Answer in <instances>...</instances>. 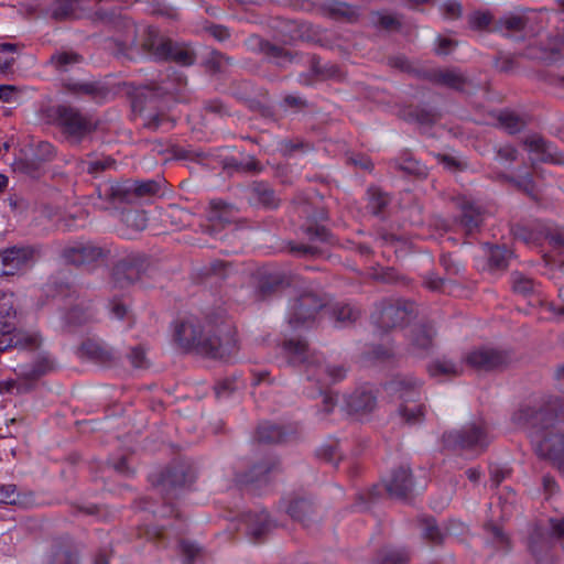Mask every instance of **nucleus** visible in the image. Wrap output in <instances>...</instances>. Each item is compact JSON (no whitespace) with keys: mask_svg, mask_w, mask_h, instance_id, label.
<instances>
[{"mask_svg":"<svg viewBox=\"0 0 564 564\" xmlns=\"http://www.w3.org/2000/svg\"><path fill=\"white\" fill-rule=\"evenodd\" d=\"M154 104L153 93L148 87H138L131 93V107L134 113L143 115L144 110L152 109Z\"/></svg>","mask_w":564,"mask_h":564,"instance_id":"obj_32","label":"nucleus"},{"mask_svg":"<svg viewBox=\"0 0 564 564\" xmlns=\"http://www.w3.org/2000/svg\"><path fill=\"white\" fill-rule=\"evenodd\" d=\"M386 488L391 497L405 498L413 488L411 470L404 466L394 469L386 480Z\"/></svg>","mask_w":564,"mask_h":564,"instance_id":"obj_18","label":"nucleus"},{"mask_svg":"<svg viewBox=\"0 0 564 564\" xmlns=\"http://www.w3.org/2000/svg\"><path fill=\"white\" fill-rule=\"evenodd\" d=\"M369 207L372 214H380L390 203V198L387 194L382 193L378 188L370 189Z\"/></svg>","mask_w":564,"mask_h":564,"instance_id":"obj_54","label":"nucleus"},{"mask_svg":"<svg viewBox=\"0 0 564 564\" xmlns=\"http://www.w3.org/2000/svg\"><path fill=\"white\" fill-rule=\"evenodd\" d=\"M544 403L549 406L551 415L555 413L556 417L564 420V397L550 395L545 398Z\"/></svg>","mask_w":564,"mask_h":564,"instance_id":"obj_61","label":"nucleus"},{"mask_svg":"<svg viewBox=\"0 0 564 564\" xmlns=\"http://www.w3.org/2000/svg\"><path fill=\"white\" fill-rule=\"evenodd\" d=\"M538 455L564 474V433L547 431L538 444Z\"/></svg>","mask_w":564,"mask_h":564,"instance_id":"obj_10","label":"nucleus"},{"mask_svg":"<svg viewBox=\"0 0 564 564\" xmlns=\"http://www.w3.org/2000/svg\"><path fill=\"white\" fill-rule=\"evenodd\" d=\"M404 119L413 120L421 124H431L436 120L435 113L422 109H410L408 112H404Z\"/></svg>","mask_w":564,"mask_h":564,"instance_id":"obj_56","label":"nucleus"},{"mask_svg":"<svg viewBox=\"0 0 564 564\" xmlns=\"http://www.w3.org/2000/svg\"><path fill=\"white\" fill-rule=\"evenodd\" d=\"M192 481L191 467L184 463H174L158 474L154 486L165 495L173 496Z\"/></svg>","mask_w":564,"mask_h":564,"instance_id":"obj_7","label":"nucleus"},{"mask_svg":"<svg viewBox=\"0 0 564 564\" xmlns=\"http://www.w3.org/2000/svg\"><path fill=\"white\" fill-rule=\"evenodd\" d=\"M145 263L147 260L142 254H129L120 260L112 270L115 284L124 288L137 282Z\"/></svg>","mask_w":564,"mask_h":564,"instance_id":"obj_12","label":"nucleus"},{"mask_svg":"<svg viewBox=\"0 0 564 564\" xmlns=\"http://www.w3.org/2000/svg\"><path fill=\"white\" fill-rule=\"evenodd\" d=\"M174 340L185 351L213 359L228 360L240 350L235 324L221 313L203 318L187 317L175 324Z\"/></svg>","mask_w":564,"mask_h":564,"instance_id":"obj_1","label":"nucleus"},{"mask_svg":"<svg viewBox=\"0 0 564 564\" xmlns=\"http://www.w3.org/2000/svg\"><path fill=\"white\" fill-rule=\"evenodd\" d=\"M132 189V197H144V196H152L155 195L159 189L160 185L155 181H142V182H135L131 185Z\"/></svg>","mask_w":564,"mask_h":564,"instance_id":"obj_52","label":"nucleus"},{"mask_svg":"<svg viewBox=\"0 0 564 564\" xmlns=\"http://www.w3.org/2000/svg\"><path fill=\"white\" fill-rule=\"evenodd\" d=\"M492 22V14L489 11H476L468 17L470 29L484 31Z\"/></svg>","mask_w":564,"mask_h":564,"instance_id":"obj_53","label":"nucleus"},{"mask_svg":"<svg viewBox=\"0 0 564 564\" xmlns=\"http://www.w3.org/2000/svg\"><path fill=\"white\" fill-rule=\"evenodd\" d=\"M17 312L11 299L7 296L0 297V333L3 335L11 334L15 330Z\"/></svg>","mask_w":564,"mask_h":564,"instance_id":"obj_30","label":"nucleus"},{"mask_svg":"<svg viewBox=\"0 0 564 564\" xmlns=\"http://www.w3.org/2000/svg\"><path fill=\"white\" fill-rule=\"evenodd\" d=\"M123 221L127 227L141 231L147 228L148 218L144 212L141 210H129L123 215Z\"/></svg>","mask_w":564,"mask_h":564,"instance_id":"obj_49","label":"nucleus"},{"mask_svg":"<svg viewBox=\"0 0 564 564\" xmlns=\"http://www.w3.org/2000/svg\"><path fill=\"white\" fill-rule=\"evenodd\" d=\"M545 398L539 403L524 404L512 415V421L519 425H528L533 429H547L553 425L554 416L550 414Z\"/></svg>","mask_w":564,"mask_h":564,"instance_id":"obj_9","label":"nucleus"},{"mask_svg":"<svg viewBox=\"0 0 564 564\" xmlns=\"http://www.w3.org/2000/svg\"><path fill=\"white\" fill-rule=\"evenodd\" d=\"M285 283L286 280L283 273H273L263 276L259 280L256 295L259 300H263Z\"/></svg>","mask_w":564,"mask_h":564,"instance_id":"obj_35","label":"nucleus"},{"mask_svg":"<svg viewBox=\"0 0 564 564\" xmlns=\"http://www.w3.org/2000/svg\"><path fill=\"white\" fill-rule=\"evenodd\" d=\"M33 257L30 248H9L0 252V274L13 275Z\"/></svg>","mask_w":564,"mask_h":564,"instance_id":"obj_16","label":"nucleus"},{"mask_svg":"<svg viewBox=\"0 0 564 564\" xmlns=\"http://www.w3.org/2000/svg\"><path fill=\"white\" fill-rule=\"evenodd\" d=\"M68 91L77 95H88L95 99H104L108 95V89L97 83L67 84Z\"/></svg>","mask_w":564,"mask_h":564,"instance_id":"obj_37","label":"nucleus"},{"mask_svg":"<svg viewBox=\"0 0 564 564\" xmlns=\"http://www.w3.org/2000/svg\"><path fill=\"white\" fill-rule=\"evenodd\" d=\"M107 254V250L93 242H77L62 251L65 262L76 267L95 264Z\"/></svg>","mask_w":564,"mask_h":564,"instance_id":"obj_11","label":"nucleus"},{"mask_svg":"<svg viewBox=\"0 0 564 564\" xmlns=\"http://www.w3.org/2000/svg\"><path fill=\"white\" fill-rule=\"evenodd\" d=\"M327 304V297L314 290L303 291L290 305L289 323L296 327L314 319L316 314Z\"/></svg>","mask_w":564,"mask_h":564,"instance_id":"obj_6","label":"nucleus"},{"mask_svg":"<svg viewBox=\"0 0 564 564\" xmlns=\"http://www.w3.org/2000/svg\"><path fill=\"white\" fill-rule=\"evenodd\" d=\"M425 408L422 404L415 402H404L399 409L400 416L406 423H416L424 416Z\"/></svg>","mask_w":564,"mask_h":564,"instance_id":"obj_47","label":"nucleus"},{"mask_svg":"<svg viewBox=\"0 0 564 564\" xmlns=\"http://www.w3.org/2000/svg\"><path fill=\"white\" fill-rule=\"evenodd\" d=\"M324 10L334 19L345 20L348 22H352L358 19L357 8L346 2L329 0L324 4Z\"/></svg>","mask_w":564,"mask_h":564,"instance_id":"obj_29","label":"nucleus"},{"mask_svg":"<svg viewBox=\"0 0 564 564\" xmlns=\"http://www.w3.org/2000/svg\"><path fill=\"white\" fill-rule=\"evenodd\" d=\"M512 232L516 238L524 242H536L544 236V229L540 224L534 228H529L525 225L518 224L513 227Z\"/></svg>","mask_w":564,"mask_h":564,"instance_id":"obj_45","label":"nucleus"},{"mask_svg":"<svg viewBox=\"0 0 564 564\" xmlns=\"http://www.w3.org/2000/svg\"><path fill=\"white\" fill-rule=\"evenodd\" d=\"M410 556L404 550L384 547L376 564H408Z\"/></svg>","mask_w":564,"mask_h":564,"instance_id":"obj_46","label":"nucleus"},{"mask_svg":"<svg viewBox=\"0 0 564 564\" xmlns=\"http://www.w3.org/2000/svg\"><path fill=\"white\" fill-rule=\"evenodd\" d=\"M99 196L112 205L131 203L132 189L127 183H109L99 188Z\"/></svg>","mask_w":564,"mask_h":564,"instance_id":"obj_22","label":"nucleus"},{"mask_svg":"<svg viewBox=\"0 0 564 564\" xmlns=\"http://www.w3.org/2000/svg\"><path fill=\"white\" fill-rule=\"evenodd\" d=\"M457 203L462 212L460 224L467 232H473L482 221V213L480 208L466 198H458Z\"/></svg>","mask_w":564,"mask_h":564,"instance_id":"obj_26","label":"nucleus"},{"mask_svg":"<svg viewBox=\"0 0 564 564\" xmlns=\"http://www.w3.org/2000/svg\"><path fill=\"white\" fill-rule=\"evenodd\" d=\"M522 147L535 156L531 159V165L536 162L563 164L562 155L552 151L551 144L539 133H531L521 140Z\"/></svg>","mask_w":564,"mask_h":564,"instance_id":"obj_13","label":"nucleus"},{"mask_svg":"<svg viewBox=\"0 0 564 564\" xmlns=\"http://www.w3.org/2000/svg\"><path fill=\"white\" fill-rule=\"evenodd\" d=\"M435 329L432 325H417L411 332V347L413 352L422 354L432 348L435 337Z\"/></svg>","mask_w":564,"mask_h":564,"instance_id":"obj_24","label":"nucleus"},{"mask_svg":"<svg viewBox=\"0 0 564 564\" xmlns=\"http://www.w3.org/2000/svg\"><path fill=\"white\" fill-rule=\"evenodd\" d=\"M45 113L47 119L59 129L62 135L74 144H79L99 126V122L91 116L70 105L50 107Z\"/></svg>","mask_w":564,"mask_h":564,"instance_id":"obj_2","label":"nucleus"},{"mask_svg":"<svg viewBox=\"0 0 564 564\" xmlns=\"http://www.w3.org/2000/svg\"><path fill=\"white\" fill-rule=\"evenodd\" d=\"M270 527L271 524L265 512L248 517V530L254 539H260L269 531Z\"/></svg>","mask_w":564,"mask_h":564,"instance_id":"obj_40","label":"nucleus"},{"mask_svg":"<svg viewBox=\"0 0 564 564\" xmlns=\"http://www.w3.org/2000/svg\"><path fill=\"white\" fill-rule=\"evenodd\" d=\"M163 41H171L170 39L163 37L159 32L152 28L144 29L142 32L141 47L143 52L152 54L156 57V48Z\"/></svg>","mask_w":564,"mask_h":564,"instance_id":"obj_43","label":"nucleus"},{"mask_svg":"<svg viewBox=\"0 0 564 564\" xmlns=\"http://www.w3.org/2000/svg\"><path fill=\"white\" fill-rule=\"evenodd\" d=\"M415 314L414 303L401 299H384L376 306L373 321L383 332L402 327Z\"/></svg>","mask_w":564,"mask_h":564,"instance_id":"obj_3","label":"nucleus"},{"mask_svg":"<svg viewBox=\"0 0 564 564\" xmlns=\"http://www.w3.org/2000/svg\"><path fill=\"white\" fill-rule=\"evenodd\" d=\"M509 252L506 249L495 247L490 252V265L497 269L505 268L507 265V257Z\"/></svg>","mask_w":564,"mask_h":564,"instance_id":"obj_64","label":"nucleus"},{"mask_svg":"<svg viewBox=\"0 0 564 564\" xmlns=\"http://www.w3.org/2000/svg\"><path fill=\"white\" fill-rule=\"evenodd\" d=\"M283 349L292 364H302L307 360L308 344L305 340L289 339L284 341Z\"/></svg>","mask_w":564,"mask_h":564,"instance_id":"obj_36","label":"nucleus"},{"mask_svg":"<svg viewBox=\"0 0 564 564\" xmlns=\"http://www.w3.org/2000/svg\"><path fill=\"white\" fill-rule=\"evenodd\" d=\"M238 207L220 198L210 199L206 209L208 224L203 226V231L214 236L218 227L224 228L227 225L236 223Z\"/></svg>","mask_w":564,"mask_h":564,"instance_id":"obj_8","label":"nucleus"},{"mask_svg":"<svg viewBox=\"0 0 564 564\" xmlns=\"http://www.w3.org/2000/svg\"><path fill=\"white\" fill-rule=\"evenodd\" d=\"M311 149V145L302 139H285L279 143V152L284 156H290L294 152Z\"/></svg>","mask_w":564,"mask_h":564,"instance_id":"obj_50","label":"nucleus"},{"mask_svg":"<svg viewBox=\"0 0 564 564\" xmlns=\"http://www.w3.org/2000/svg\"><path fill=\"white\" fill-rule=\"evenodd\" d=\"M0 503L30 508L34 506V495L32 492H18L17 486L9 484L0 486Z\"/></svg>","mask_w":564,"mask_h":564,"instance_id":"obj_25","label":"nucleus"},{"mask_svg":"<svg viewBox=\"0 0 564 564\" xmlns=\"http://www.w3.org/2000/svg\"><path fill=\"white\" fill-rule=\"evenodd\" d=\"M248 202L250 205H260L264 208H275L280 203L274 191L264 183H253L248 188Z\"/></svg>","mask_w":564,"mask_h":564,"instance_id":"obj_19","label":"nucleus"},{"mask_svg":"<svg viewBox=\"0 0 564 564\" xmlns=\"http://www.w3.org/2000/svg\"><path fill=\"white\" fill-rule=\"evenodd\" d=\"M128 358L134 368H147L150 365L147 351L142 346L133 347L129 352Z\"/></svg>","mask_w":564,"mask_h":564,"instance_id":"obj_58","label":"nucleus"},{"mask_svg":"<svg viewBox=\"0 0 564 564\" xmlns=\"http://www.w3.org/2000/svg\"><path fill=\"white\" fill-rule=\"evenodd\" d=\"M463 371L464 368L462 365L456 364L452 359L445 357L435 359L427 366V372L432 377H458L463 373Z\"/></svg>","mask_w":564,"mask_h":564,"instance_id":"obj_31","label":"nucleus"},{"mask_svg":"<svg viewBox=\"0 0 564 564\" xmlns=\"http://www.w3.org/2000/svg\"><path fill=\"white\" fill-rule=\"evenodd\" d=\"M442 443L448 449H485L490 443L488 429L482 423H473L462 431L446 432L442 436Z\"/></svg>","mask_w":564,"mask_h":564,"instance_id":"obj_5","label":"nucleus"},{"mask_svg":"<svg viewBox=\"0 0 564 564\" xmlns=\"http://www.w3.org/2000/svg\"><path fill=\"white\" fill-rule=\"evenodd\" d=\"M422 78L434 85L463 90L469 83L468 78L456 68L433 69L422 73Z\"/></svg>","mask_w":564,"mask_h":564,"instance_id":"obj_15","label":"nucleus"},{"mask_svg":"<svg viewBox=\"0 0 564 564\" xmlns=\"http://www.w3.org/2000/svg\"><path fill=\"white\" fill-rule=\"evenodd\" d=\"M545 52L550 53V55L544 57L547 62H555L557 59V54H564V34L553 37L545 48Z\"/></svg>","mask_w":564,"mask_h":564,"instance_id":"obj_57","label":"nucleus"},{"mask_svg":"<svg viewBox=\"0 0 564 564\" xmlns=\"http://www.w3.org/2000/svg\"><path fill=\"white\" fill-rule=\"evenodd\" d=\"M397 167L400 171L417 178H425L427 176L426 167L413 159H405L403 162L398 163Z\"/></svg>","mask_w":564,"mask_h":564,"instance_id":"obj_51","label":"nucleus"},{"mask_svg":"<svg viewBox=\"0 0 564 564\" xmlns=\"http://www.w3.org/2000/svg\"><path fill=\"white\" fill-rule=\"evenodd\" d=\"M80 350L84 357L104 367H111L116 365L119 359L111 347L94 339L84 341L80 346Z\"/></svg>","mask_w":564,"mask_h":564,"instance_id":"obj_14","label":"nucleus"},{"mask_svg":"<svg viewBox=\"0 0 564 564\" xmlns=\"http://www.w3.org/2000/svg\"><path fill=\"white\" fill-rule=\"evenodd\" d=\"M75 562L74 546L68 540L56 539L52 542L47 564H75Z\"/></svg>","mask_w":564,"mask_h":564,"instance_id":"obj_20","label":"nucleus"},{"mask_svg":"<svg viewBox=\"0 0 564 564\" xmlns=\"http://www.w3.org/2000/svg\"><path fill=\"white\" fill-rule=\"evenodd\" d=\"M285 432L282 427L265 422L258 426L254 438L261 444H274L284 440Z\"/></svg>","mask_w":564,"mask_h":564,"instance_id":"obj_33","label":"nucleus"},{"mask_svg":"<svg viewBox=\"0 0 564 564\" xmlns=\"http://www.w3.org/2000/svg\"><path fill=\"white\" fill-rule=\"evenodd\" d=\"M528 19L523 15L510 14L501 18L495 28L496 31H507L508 33H517L527 26Z\"/></svg>","mask_w":564,"mask_h":564,"instance_id":"obj_42","label":"nucleus"},{"mask_svg":"<svg viewBox=\"0 0 564 564\" xmlns=\"http://www.w3.org/2000/svg\"><path fill=\"white\" fill-rule=\"evenodd\" d=\"M9 335L11 337L12 347L14 348L36 349L41 345V338L36 334L13 330Z\"/></svg>","mask_w":564,"mask_h":564,"instance_id":"obj_41","label":"nucleus"},{"mask_svg":"<svg viewBox=\"0 0 564 564\" xmlns=\"http://www.w3.org/2000/svg\"><path fill=\"white\" fill-rule=\"evenodd\" d=\"M311 69H312V73L318 79L341 77V72L337 65L332 64V65L322 66L319 59L315 56L312 57V59H311Z\"/></svg>","mask_w":564,"mask_h":564,"instance_id":"obj_48","label":"nucleus"},{"mask_svg":"<svg viewBox=\"0 0 564 564\" xmlns=\"http://www.w3.org/2000/svg\"><path fill=\"white\" fill-rule=\"evenodd\" d=\"M83 61V56L75 51H57L50 58V64L58 72H68L70 66Z\"/></svg>","mask_w":564,"mask_h":564,"instance_id":"obj_34","label":"nucleus"},{"mask_svg":"<svg viewBox=\"0 0 564 564\" xmlns=\"http://www.w3.org/2000/svg\"><path fill=\"white\" fill-rule=\"evenodd\" d=\"M376 397L366 390H356L346 402L347 411L354 414H367L376 408Z\"/></svg>","mask_w":564,"mask_h":564,"instance_id":"obj_23","label":"nucleus"},{"mask_svg":"<svg viewBox=\"0 0 564 564\" xmlns=\"http://www.w3.org/2000/svg\"><path fill=\"white\" fill-rule=\"evenodd\" d=\"M421 382L406 377H398L393 379L389 389L393 394H397L404 402H415L419 397Z\"/></svg>","mask_w":564,"mask_h":564,"instance_id":"obj_21","label":"nucleus"},{"mask_svg":"<svg viewBox=\"0 0 564 564\" xmlns=\"http://www.w3.org/2000/svg\"><path fill=\"white\" fill-rule=\"evenodd\" d=\"M289 251L300 257H315L321 253L316 246L294 242H289Z\"/></svg>","mask_w":564,"mask_h":564,"instance_id":"obj_59","label":"nucleus"},{"mask_svg":"<svg viewBox=\"0 0 564 564\" xmlns=\"http://www.w3.org/2000/svg\"><path fill=\"white\" fill-rule=\"evenodd\" d=\"M423 525H424L423 535L425 539L430 540L433 543H440L442 541V534L433 519L424 520Z\"/></svg>","mask_w":564,"mask_h":564,"instance_id":"obj_63","label":"nucleus"},{"mask_svg":"<svg viewBox=\"0 0 564 564\" xmlns=\"http://www.w3.org/2000/svg\"><path fill=\"white\" fill-rule=\"evenodd\" d=\"M156 57L171 59L180 65L188 66L195 62L196 55L186 45L174 44L172 41H163L156 48Z\"/></svg>","mask_w":564,"mask_h":564,"instance_id":"obj_17","label":"nucleus"},{"mask_svg":"<svg viewBox=\"0 0 564 564\" xmlns=\"http://www.w3.org/2000/svg\"><path fill=\"white\" fill-rule=\"evenodd\" d=\"M498 123L501 128H503L509 134H516L522 131L527 122L518 115L510 111H502L498 118Z\"/></svg>","mask_w":564,"mask_h":564,"instance_id":"obj_38","label":"nucleus"},{"mask_svg":"<svg viewBox=\"0 0 564 564\" xmlns=\"http://www.w3.org/2000/svg\"><path fill=\"white\" fill-rule=\"evenodd\" d=\"M257 46L262 54L271 58L279 66H284L293 61V55L289 51L265 40L257 39Z\"/></svg>","mask_w":564,"mask_h":564,"instance_id":"obj_27","label":"nucleus"},{"mask_svg":"<svg viewBox=\"0 0 564 564\" xmlns=\"http://www.w3.org/2000/svg\"><path fill=\"white\" fill-rule=\"evenodd\" d=\"M288 513L304 527H307L315 521L313 506L310 501L304 499H296L292 501L288 508Z\"/></svg>","mask_w":564,"mask_h":564,"instance_id":"obj_28","label":"nucleus"},{"mask_svg":"<svg viewBox=\"0 0 564 564\" xmlns=\"http://www.w3.org/2000/svg\"><path fill=\"white\" fill-rule=\"evenodd\" d=\"M333 315L339 323H352L359 317V311L347 304H340L333 308Z\"/></svg>","mask_w":564,"mask_h":564,"instance_id":"obj_55","label":"nucleus"},{"mask_svg":"<svg viewBox=\"0 0 564 564\" xmlns=\"http://www.w3.org/2000/svg\"><path fill=\"white\" fill-rule=\"evenodd\" d=\"M464 361L476 372H497L509 368L514 362L511 350L481 346L469 351Z\"/></svg>","mask_w":564,"mask_h":564,"instance_id":"obj_4","label":"nucleus"},{"mask_svg":"<svg viewBox=\"0 0 564 564\" xmlns=\"http://www.w3.org/2000/svg\"><path fill=\"white\" fill-rule=\"evenodd\" d=\"M551 535L542 528H534L529 538V547L533 554L547 550L551 545Z\"/></svg>","mask_w":564,"mask_h":564,"instance_id":"obj_44","label":"nucleus"},{"mask_svg":"<svg viewBox=\"0 0 564 564\" xmlns=\"http://www.w3.org/2000/svg\"><path fill=\"white\" fill-rule=\"evenodd\" d=\"M485 530L492 536V541L500 546H508L509 540L505 534L502 528L492 522H488L485 524Z\"/></svg>","mask_w":564,"mask_h":564,"instance_id":"obj_60","label":"nucleus"},{"mask_svg":"<svg viewBox=\"0 0 564 564\" xmlns=\"http://www.w3.org/2000/svg\"><path fill=\"white\" fill-rule=\"evenodd\" d=\"M533 281L521 273L513 274V290L519 293L528 294L533 291Z\"/></svg>","mask_w":564,"mask_h":564,"instance_id":"obj_62","label":"nucleus"},{"mask_svg":"<svg viewBox=\"0 0 564 564\" xmlns=\"http://www.w3.org/2000/svg\"><path fill=\"white\" fill-rule=\"evenodd\" d=\"M138 30L133 23L127 25L122 37L113 40V44L118 47L117 53L128 55V52L137 47Z\"/></svg>","mask_w":564,"mask_h":564,"instance_id":"obj_39","label":"nucleus"}]
</instances>
